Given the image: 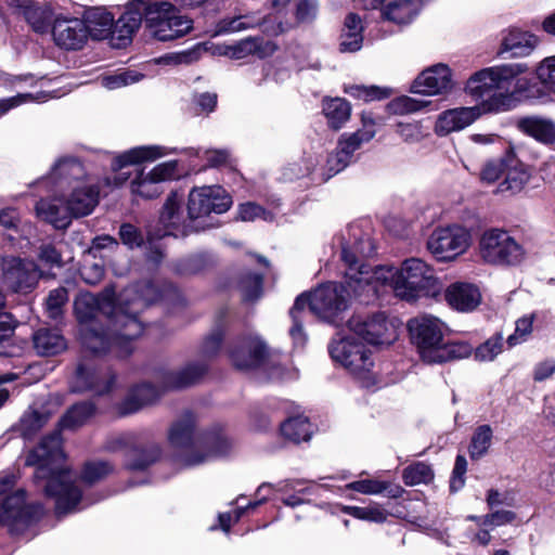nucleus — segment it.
<instances>
[{"label": "nucleus", "mask_w": 555, "mask_h": 555, "mask_svg": "<svg viewBox=\"0 0 555 555\" xmlns=\"http://www.w3.org/2000/svg\"><path fill=\"white\" fill-rule=\"evenodd\" d=\"M207 372V364L203 361L189 362L175 371H167L162 375L164 390L183 389L196 385Z\"/></svg>", "instance_id": "nucleus-25"}, {"label": "nucleus", "mask_w": 555, "mask_h": 555, "mask_svg": "<svg viewBox=\"0 0 555 555\" xmlns=\"http://www.w3.org/2000/svg\"><path fill=\"white\" fill-rule=\"evenodd\" d=\"M349 330L372 345H390L397 337V322L385 313L372 315H353L348 320Z\"/></svg>", "instance_id": "nucleus-16"}, {"label": "nucleus", "mask_w": 555, "mask_h": 555, "mask_svg": "<svg viewBox=\"0 0 555 555\" xmlns=\"http://www.w3.org/2000/svg\"><path fill=\"white\" fill-rule=\"evenodd\" d=\"M41 273L31 260H22L13 255L0 254V284L13 292H29Z\"/></svg>", "instance_id": "nucleus-15"}, {"label": "nucleus", "mask_w": 555, "mask_h": 555, "mask_svg": "<svg viewBox=\"0 0 555 555\" xmlns=\"http://www.w3.org/2000/svg\"><path fill=\"white\" fill-rule=\"evenodd\" d=\"M332 359L360 379L365 387L375 384L373 361L367 348L352 336L334 339L328 346Z\"/></svg>", "instance_id": "nucleus-11"}, {"label": "nucleus", "mask_w": 555, "mask_h": 555, "mask_svg": "<svg viewBox=\"0 0 555 555\" xmlns=\"http://www.w3.org/2000/svg\"><path fill=\"white\" fill-rule=\"evenodd\" d=\"M48 94L41 93H20L17 95L0 100V116L4 115L10 109L17 107L24 103L36 101L43 102L48 99Z\"/></svg>", "instance_id": "nucleus-57"}, {"label": "nucleus", "mask_w": 555, "mask_h": 555, "mask_svg": "<svg viewBox=\"0 0 555 555\" xmlns=\"http://www.w3.org/2000/svg\"><path fill=\"white\" fill-rule=\"evenodd\" d=\"M34 348L39 356L50 357L63 352L67 344L63 335L50 328H39L33 335Z\"/></svg>", "instance_id": "nucleus-32"}, {"label": "nucleus", "mask_w": 555, "mask_h": 555, "mask_svg": "<svg viewBox=\"0 0 555 555\" xmlns=\"http://www.w3.org/2000/svg\"><path fill=\"white\" fill-rule=\"evenodd\" d=\"M85 26L79 18H56L52 26L55 44L65 50L83 48L88 40Z\"/></svg>", "instance_id": "nucleus-23"}, {"label": "nucleus", "mask_w": 555, "mask_h": 555, "mask_svg": "<svg viewBox=\"0 0 555 555\" xmlns=\"http://www.w3.org/2000/svg\"><path fill=\"white\" fill-rule=\"evenodd\" d=\"M40 504H25L24 490H17L11 495L5 496L0 507V522L8 526H14L17 522H26L33 517L42 513Z\"/></svg>", "instance_id": "nucleus-24"}, {"label": "nucleus", "mask_w": 555, "mask_h": 555, "mask_svg": "<svg viewBox=\"0 0 555 555\" xmlns=\"http://www.w3.org/2000/svg\"><path fill=\"white\" fill-rule=\"evenodd\" d=\"M535 75L540 83L555 94V55L544 57L537 66Z\"/></svg>", "instance_id": "nucleus-49"}, {"label": "nucleus", "mask_w": 555, "mask_h": 555, "mask_svg": "<svg viewBox=\"0 0 555 555\" xmlns=\"http://www.w3.org/2000/svg\"><path fill=\"white\" fill-rule=\"evenodd\" d=\"M168 439L181 451L178 462L186 467L225 455L231 449V442L221 430L197 431L195 417L189 412L172 423Z\"/></svg>", "instance_id": "nucleus-7"}, {"label": "nucleus", "mask_w": 555, "mask_h": 555, "mask_svg": "<svg viewBox=\"0 0 555 555\" xmlns=\"http://www.w3.org/2000/svg\"><path fill=\"white\" fill-rule=\"evenodd\" d=\"M51 415L52 412L46 406H30L22 415L16 429L24 438L29 439L47 424Z\"/></svg>", "instance_id": "nucleus-36"}, {"label": "nucleus", "mask_w": 555, "mask_h": 555, "mask_svg": "<svg viewBox=\"0 0 555 555\" xmlns=\"http://www.w3.org/2000/svg\"><path fill=\"white\" fill-rule=\"evenodd\" d=\"M95 413V408L91 402H81L74 404L63 417L59 421L61 429L74 430L85 425Z\"/></svg>", "instance_id": "nucleus-38"}, {"label": "nucleus", "mask_w": 555, "mask_h": 555, "mask_svg": "<svg viewBox=\"0 0 555 555\" xmlns=\"http://www.w3.org/2000/svg\"><path fill=\"white\" fill-rule=\"evenodd\" d=\"M238 217L242 221H254L256 219L271 220L272 216L255 203H246L240 206Z\"/></svg>", "instance_id": "nucleus-63"}, {"label": "nucleus", "mask_w": 555, "mask_h": 555, "mask_svg": "<svg viewBox=\"0 0 555 555\" xmlns=\"http://www.w3.org/2000/svg\"><path fill=\"white\" fill-rule=\"evenodd\" d=\"M447 302L457 311L475 310L481 302L478 287L470 283L456 282L449 285L444 292Z\"/></svg>", "instance_id": "nucleus-29"}, {"label": "nucleus", "mask_w": 555, "mask_h": 555, "mask_svg": "<svg viewBox=\"0 0 555 555\" xmlns=\"http://www.w3.org/2000/svg\"><path fill=\"white\" fill-rule=\"evenodd\" d=\"M492 441V429L489 425H481L473 434L468 448L473 460L482 457L489 450Z\"/></svg>", "instance_id": "nucleus-43"}, {"label": "nucleus", "mask_w": 555, "mask_h": 555, "mask_svg": "<svg viewBox=\"0 0 555 555\" xmlns=\"http://www.w3.org/2000/svg\"><path fill=\"white\" fill-rule=\"evenodd\" d=\"M0 224L5 229H14L26 238H28L35 230L30 222L21 221L18 212L14 208L0 210Z\"/></svg>", "instance_id": "nucleus-46"}, {"label": "nucleus", "mask_w": 555, "mask_h": 555, "mask_svg": "<svg viewBox=\"0 0 555 555\" xmlns=\"http://www.w3.org/2000/svg\"><path fill=\"white\" fill-rule=\"evenodd\" d=\"M205 49L203 48V46L198 43L193 48L184 51L167 53L158 57L156 60V63L170 66L190 65L192 63L197 62L201 59L202 52Z\"/></svg>", "instance_id": "nucleus-42"}, {"label": "nucleus", "mask_w": 555, "mask_h": 555, "mask_svg": "<svg viewBox=\"0 0 555 555\" xmlns=\"http://www.w3.org/2000/svg\"><path fill=\"white\" fill-rule=\"evenodd\" d=\"M507 163V154L498 159H491L483 164L479 172L480 182L491 185L503 179L505 164Z\"/></svg>", "instance_id": "nucleus-47"}, {"label": "nucleus", "mask_w": 555, "mask_h": 555, "mask_svg": "<svg viewBox=\"0 0 555 555\" xmlns=\"http://www.w3.org/2000/svg\"><path fill=\"white\" fill-rule=\"evenodd\" d=\"M142 23L150 35L159 41L183 37L193 28L192 20L181 15L169 1L129 0L117 26L121 39L119 44L129 43Z\"/></svg>", "instance_id": "nucleus-5"}, {"label": "nucleus", "mask_w": 555, "mask_h": 555, "mask_svg": "<svg viewBox=\"0 0 555 555\" xmlns=\"http://www.w3.org/2000/svg\"><path fill=\"white\" fill-rule=\"evenodd\" d=\"M105 449L111 452L125 451L127 466L134 470L145 469L160 455V449L156 443H143L131 433L112 437L107 440Z\"/></svg>", "instance_id": "nucleus-17"}, {"label": "nucleus", "mask_w": 555, "mask_h": 555, "mask_svg": "<svg viewBox=\"0 0 555 555\" xmlns=\"http://www.w3.org/2000/svg\"><path fill=\"white\" fill-rule=\"evenodd\" d=\"M114 301L115 295L111 289L100 297L80 293L74 301V311L86 349L94 354L113 350L117 357L124 358L132 352V340L143 332L138 314L149 305V299H132L127 292L122 302L116 306Z\"/></svg>", "instance_id": "nucleus-2"}, {"label": "nucleus", "mask_w": 555, "mask_h": 555, "mask_svg": "<svg viewBox=\"0 0 555 555\" xmlns=\"http://www.w3.org/2000/svg\"><path fill=\"white\" fill-rule=\"evenodd\" d=\"M232 199L227 191L219 185L193 188L189 194L188 212L191 220L196 223L214 214H223L229 210Z\"/></svg>", "instance_id": "nucleus-18"}, {"label": "nucleus", "mask_w": 555, "mask_h": 555, "mask_svg": "<svg viewBox=\"0 0 555 555\" xmlns=\"http://www.w3.org/2000/svg\"><path fill=\"white\" fill-rule=\"evenodd\" d=\"M534 314L525 315L516 321V328L514 334L507 337V344L509 347H514L527 339L532 332V324Z\"/></svg>", "instance_id": "nucleus-58"}, {"label": "nucleus", "mask_w": 555, "mask_h": 555, "mask_svg": "<svg viewBox=\"0 0 555 555\" xmlns=\"http://www.w3.org/2000/svg\"><path fill=\"white\" fill-rule=\"evenodd\" d=\"M281 435L295 443L307 441L311 437V425L307 417L295 416L286 420L280 426Z\"/></svg>", "instance_id": "nucleus-39"}, {"label": "nucleus", "mask_w": 555, "mask_h": 555, "mask_svg": "<svg viewBox=\"0 0 555 555\" xmlns=\"http://www.w3.org/2000/svg\"><path fill=\"white\" fill-rule=\"evenodd\" d=\"M233 365L238 370H251L270 365V378L283 377V370L270 359L267 344L258 335H248L241 338L230 352Z\"/></svg>", "instance_id": "nucleus-14"}, {"label": "nucleus", "mask_w": 555, "mask_h": 555, "mask_svg": "<svg viewBox=\"0 0 555 555\" xmlns=\"http://www.w3.org/2000/svg\"><path fill=\"white\" fill-rule=\"evenodd\" d=\"M408 328L420 358L428 364L465 359L473 353V346L466 341H446L447 325L434 315H417L408 322Z\"/></svg>", "instance_id": "nucleus-8"}, {"label": "nucleus", "mask_w": 555, "mask_h": 555, "mask_svg": "<svg viewBox=\"0 0 555 555\" xmlns=\"http://www.w3.org/2000/svg\"><path fill=\"white\" fill-rule=\"evenodd\" d=\"M49 180L60 191L70 189L64 197L72 219L90 215L99 203V190L85 179V169L76 158L59 159Z\"/></svg>", "instance_id": "nucleus-9"}, {"label": "nucleus", "mask_w": 555, "mask_h": 555, "mask_svg": "<svg viewBox=\"0 0 555 555\" xmlns=\"http://www.w3.org/2000/svg\"><path fill=\"white\" fill-rule=\"evenodd\" d=\"M352 236L341 243V260L349 266L348 285L356 296L372 301L380 291L389 289L396 297L412 302L439 293L440 284L435 270L424 260L409 258L400 267L372 268L361 262V258L374 253L372 242L369 237H357L356 233Z\"/></svg>", "instance_id": "nucleus-1"}, {"label": "nucleus", "mask_w": 555, "mask_h": 555, "mask_svg": "<svg viewBox=\"0 0 555 555\" xmlns=\"http://www.w3.org/2000/svg\"><path fill=\"white\" fill-rule=\"evenodd\" d=\"M13 13L24 16L36 33H46L51 23L52 11L46 4H38L30 0H5Z\"/></svg>", "instance_id": "nucleus-26"}, {"label": "nucleus", "mask_w": 555, "mask_h": 555, "mask_svg": "<svg viewBox=\"0 0 555 555\" xmlns=\"http://www.w3.org/2000/svg\"><path fill=\"white\" fill-rule=\"evenodd\" d=\"M306 307H307L306 297L304 295H300L296 298L295 304L289 312L292 321H293V325L289 330V335H291V337L294 341V345L296 347L304 346L307 340L306 334L302 328V323H301V321H302L301 312H304Z\"/></svg>", "instance_id": "nucleus-41"}, {"label": "nucleus", "mask_w": 555, "mask_h": 555, "mask_svg": "<svg viewBox=\"0 0 555 555\" xmlns=\"http://www.w3.org/2000/svg\"><path fill=\"white\" fill-rule=\"evenodd\" d=\"M113 469V465H111L108 462H90L86 464L81 474V479L83 482L92 485L108 476Z\"/></svg>", "instance_id": "nucleus-52"}, {"label": "nucleus", "mask_w": 555, "mask_h": 555, "mask_svg": "<svg viewBox=\"0 0 555 555\" xmlns=\"http://www.w3.org/2000/svg\"><path fill=\"white\" fill-rule=\"evenodd\" d=\"M37 216L56 229H66L72 222L65 197L42 198L36 204Z\"/></svg>", "instance_id": "nucleus-30"}, {"label": "nucleus", "mask_w": 555, "mask_h": 555, "mask_svg": "<svg viewBox=\"0 0 555 555\" xmlns=\"http://www.w3.org/2000/svg\"><path fill=\"white\" fill-rule=\"evenodd\" d=\"M38 259L50 268L63 266L61 253L50 243L42 244L38 250Z\"/></svg>", "instance_id": "nucleus-62"}, {"label": "nucleus", "mask_w": 555, "mask_h": 555, "mask_svg": "<svg viewBox=\"0 0 555 555\" xmlns=\"http://www.w3.org/2000/svg\"><path fill=\"white\" fill-rule=\"evenodd\" d=\"M453 88L452 72L442 63L424 69L412 85L413 92L424 95H447Z\"/></svg>", "instance_id": "nucleus-22"}, {"label": "nucleus", "mask_w": 555, "mask_h": 555, "mask_svg": "<svg viewBox=\"0 0 555 555\" xmlns=\"http://www.w3.org/2000/svg\"><path fill=\"white\" fill-rule=\"evenodd\" d=\"M375 133L374 120L363 116L361 129L353 133H344L339 138L336 152L328 156V170L335 175L345 169L351 163L353 153L359 150L362 144L371 141Z\"/></svg>", "instance_id": "nucleus-19"}, {"label": "nucleus", "mask_w": 555, "mask_h": 555, "mask_svg": "<svg viewBox=\"0 0 555 555\" xmlns=\"http://www.w3.org/2000/svg\"><path fill=\"white\" fill-rule=\"evenodd\" d=\"M68 300V294L66 288L57 287L52 289L46 301V310L48 317L54 321H57L63 315V309Z\"/></svg>", "instance_id": "nucleus-48"}, {"label": "nucleus", "mask_w": 555, "mask_h": 555, "mask_svg": "<svg viewBox=\"0 0 555 555\" xmlns=\"http://www.w3.org/2000/svg\"><path fill=\"white\" fill-rule=\"evenodd\" d=\"M159 224L163 227L162 235L184 236L193 231L204 230L205 223L191 220L190 216L184 217L181 210V199L177 193L170 194L159 216Z\"/></svg>", "instance_id": "nucleus-20"}, {"label": "nucleus", "mask_w": 555, "mask_h": 555, "mask_svg": "<svg viewBox=\"0 0 555 555\" xmlns=\"http://www.w3.org/2000/svg\"><path fill=\"white\" fill-rule=\"evenodd\" d=\"M539 38L525 30L512 28L503 34L499 54L508 53L512 57L529 56L539 46Z\"/></svg>", "instance_id": "nucleus-27"}, {"label": "nucleus", "mask_w": 555, "mask_h": 555, "mask_svg": "<svg viewBox=\"0 0 555 555\" xmlns=\"http://www.w3.org/2000/svg\"><path fill=\"white\" fill-rule=\"evenodd\" d=\"M434 478L430 466L423 462H416L404 468L402 479L406 486L428 483Z\"/></svg>", "instance_id": "nucleus-44"}, {"label": "nucleus", "mask_w": 555, "mask_h": 555, "mask_svg": "<svg viewBox=\"0 0 555 555\" xmlns=\"http://www.w3.org/2000/svg\"><path fill=\"white\" fill-rule=\"evenodd\" d=\"M323 112L330 127L338 130L349 119L351 107L346 100L336 98L324 101Z\"/></svg>", "instance_id": "nucleus-40"}, {"label": "nucleus", "mask_w": 555, "mask_h": 555, "mask_svg": "<svg viewBox=\"0 0 555 555\" xmlns=\"http://www.w3.org/2000/svg\"><path fill=\"white\" fill-rule=\"evenodd\" d=\"M344 512L354 518L373 522H384L387 519V513L378 505H370L366 507L346 506Z\"/></svg>", "instance_id": "nucleus-50"}, {"label": "nucleus", "mask_w": 555, "mask_h": 555, "mask_svg": "<svg viewBox=\"0 0 555 555\" xmlns=\"http://www.w3.org/2000/svg\"><path fill=\"white\" fill-rule=\"evenodd\" d=\"M240 288L244 300L257 299L262 292V275L259 273H247L242 278Z\"/></svg>", "instance_id": "nucleus-54"}, {"label": "nucleus", "mask_w": 555, "mask_h": 555, "mask_svg": "<svg viewBox=\"0 0 555 555\" xmlns=\"http://www.w3.org/2000/svg\"><path fill=\"white\" fill-rule=\"evenodd\" d=\"M467 470V461L463 455H457L455 459L452 477L450 480V489L452 492H456L463 488L465 483V474Z\"/></svg>", "instance_id": "nucleus-64"}, {"label": "nucleus", "mask_w": 555, "mask_h": 555, "mask_svg": "<svg viewBox=\"0 0 555 555\" xmlns=\"http://www.w3.org/2000/svg\"><path fill=\"white\" fill-rule=\"evenodd\" d=\"M503 179L498 183L495 193L517 194L530 180L528 168L513 153H507Z\"/></svg>", "instance_id": "nucleus-28"}, {"label": "nucleus", "mask_w": 555, "mask_h": 555, "mask_svg": "<svg viewBox=\"0 0 555 555\" xmlns=\"http://www.w3.org/2000/svg\"><path fill=\"white\" fill-rule=\"evenodd\" d=\"M160 396L159 389L151 384H142L134 387L120 405L121 414H131L141 408L153 403Z\"/></svg>", "instance_id": "nucleus-35"}, {"label": "nucleus", "mask_w": 555, "mask_h": 555, "mask_svg": "<svg viewBox=\"0 0 555 555\" xmlns=\"http://www.w3.org/2000/svg\"><path fill=\"white\" fill-rule=\"evenodd\" d=\"M362 30L361 18L354 13L348 14L339 37V51L341 53L359 51L363 43Z\"/></svg>", "instance_id": "nucleus-33"}, {"label": "nucleus", "mask_w": 555, "mask_h": 555, "mask_svg": "<svg viewBox=\"0 0 555 555\" xmlns=\"http://www.w3.org/2000/svg\"><path fill=\"white\" fill-rule=\"evenodd\" d=\"M427 105V102L418 101L410 96H400L390 103V108L396 114L414 113Z\"/></svg>", "instance_id": "nucleus-61"}, {"label": "nucleus", "mask_w": 555, "mask_h": 555, "mask_svg": "<svg viewBox=\"0 0 555 555\" xmlns=\"http://www.w3.org/2000/svg\"><path fill=\"white\" fill-rule=\"evenodd\" d=\"M175 150L162 145H141L130 149L114 157L112 169L116 172L114 185L120 186L130 179V191L133 195L143 198H154L163 192V183L179 177L178 162H164L151 170L135 169L131 172L122 171L129 165L144 162H154L173 153Z\"/></svg>", "instance_id": "nucleus-6"}, {"label": "nucleus", "mask_w": 555, "mask_h": 555, "mask_svg": "<svg viewBox=\"0 0 555 555\" xmlns=\"http://www.w3.org/2000/svg\"><path fill=\"white\" fill-rule=\"evenodd\" d=\"M143 76L135 72H120L114 75H106L101 78V83L108 90L118 89L138 82Z\"/></svg>", "instance_id": "nucleus-55"}, {"label": "nucleus", "mask_w": 555, "mask_h": 555, "mask_svg": "<svg viewBox=\"0 0 555 555\" xmlns=\"http://www.w3.org/2000/svg\"><path fill=\"white\" fill-rule=\"evenodd\" d=\"M470 244V230L453 223L437 227L427 240V249L438 260L451 261L465 254Z\"/></svg>", "instance_id": "nucleus-13"}, {"label": "nucleus", "mask_w": 555, "mask_h": 555, "mask_svg": "<svg viewBox=\"0 0 555 555\" xmlns=\"http://www.w3.org/2000/svg\"><path fill=\"white\" fill-rule=\"evenodd\" d=\"M503 350V336L495 335L490 337L475 350V358L478 361H493Z\"/></svg>", "instance_id": "nucleus-51"}, {"label": "nucleus", "mask_w": 555, "mask_h": 555, "mask_svg": "<svg viewBox=\"0 0 555 555\" xmlns=\"http://www.w3.org/2000/svg\"><path fill=\"white\" fill-rule=\"evenodd\" d=\"M276 50V46L271 41H263L259 38L248 37L241 40L236 44L229 48L231 55L235 59H243L250 54L259 57L272 55Z\"/></svg>", "instance_id": "nucleus-37"}, {"label": "nucleus", "mask_w": 555, "mask_h": 555, "mask_svg": "<svg viewBox=\"0 0 555 555\" xmlns=\"http://www.w3.org/2000/svg\"><path fill=\"white\" fill-rule=\"evenodd\" d=\"M478 250L485 262L495 266H517L525 258L522 246L507 231L495 228L481 234Z\"/></svg>", "instance_id": "nucleus-12"}, {"label": "nucleus", "mask_w": 555, "mask_h": 555, "mask_svg": "<svg viewBox=\"0 0 555 555\" xmlns=\"http://www.w3.org/2000/svg\"><path fill=\"white\" fill-rule=\"evenodd\" d=\"M72 389L76 392L86 391L88 389H94L99 391L95 384L94 372L85 367L83 365H79L75 374Z\"/></svg>", "instance_id": "nucleus-59"}, {"label": "nucleus", "mask_w": 555, "mask_h": 555, "mask_svg": "<svg viewBox=\"0 0 555 555\" xmlns=\"http://www.w3.org/2000/svg\"><path fill=\"white\" fill-rule=\"evenodd\" d=\"M517 128L535 141L552 145L555 143V121L542 116H527L518 119Z\"/></svg>", "instance_id": "nucleus-31"}, {"label": "nucleus", "mask_w": 555, "mask_h": 555, "mask_svg": "<svg viewBox=\"0 0 555 555\" xmlns=\"http://www.w3.org/2000/svg\"><path fill=\"white\" fill-rule=\"evenodd\" d=\"M389 88H380L377 86L349 85L345 87V92L352 98L375 101L383 100L390 95Z\"/></svg>", "instance_id": "nucleus-45"}, {"label": "nucleus", "mask_w": 555, "mask_h": 555, "mask_svg": "<svg viewBox=\"0 0 555 555\" xmlns=\"http://www.w3.org/2000/svg\"><path fill=\"white\" fill-rule=\"evenodd\" d=\"M420 12L418 0H392L382 11L385 20L398 25L411 23Z\"/></svg>", "instance_id": "nucleus-34"}, {"label": "nucleus", "mask_w": 555, "mask_h": 555, "mask_svg": "<svg viewBox=\"0 0 555 555\" xmlns=\"http://www.w3.org/2000/svg\"><path fill=\"white\" fill-rule=\"evenodd\" d=\"M527 70L525 64H502L475 73L466 82L465 90L478 104L456 107L440 113L435 124V133L443 137L461 131L483 114L509 111L514 106L512 89L516 78Z\"/></svg>", "instance_id": "nucleus-3"}, {"label": "nucleus", "mask_w": 555, "mask_h": 555, "mask_svg": "<svg viewBox=\"0 0 555 555\" xmlns=\"http://www.w3.org/2000/svg\"><path fill=\"white\" fill-rule=\"evenodd\" d=\"M319 13L318 0H299L295 7V20L297 25L311 24Z\"/></svg>", "instance_id": "nucleus-56"}, {"label": "nucleus", "mask_w": 555, "mask_h": 555, "mask_svg": "<svg viewBox=\"0 0 555 555\" xmlns=\"http://www.w3.org/2000/svg\"><path fill=\"white\" fill-rule=\"evenodd\" d=\"M347 266L345 272L346 285L338 283H326L314 289L310 295H305L307 300V307L309 310L319 317L320 319L330 322L337 323L340 319V314L348 308L350 295L358 298L360 301L364 300L354 295L352 288L348 285L347 272L349 266ZM370 301H365L369 304Z\"/></svg>", "instance_id": "nucleus-10"}, {"label": "nucleus", "mask_w": 555, "mask_h": 555, "mask_svg": "<svg viewBox=\"0 0 555 555\" xmlns=\"http://www.w3.org/2000/svg\"><path fill=\"white\" fill-rule=\"evenodd\" d=\"M389 485L376 479L357 480L347 486L348 489L363 494H379L388 489Z\"/></svg>", "instance_id": "nucleus-60"}, {"label": "nucleus", "mask_w": 555, "mask_h": 555, "mask_svg": "<svg viewBox=\"0 0 555 555\" xmlns=\"http://www.w3.org/2000/svg\"><path fill=\"white\" fill-rule=\"evenodd\" d=\"M86 25L87 37L93 40L109 39L114 48H124L128 43H122L117 31L119 18L115 21L114 15L104 8H91L87 10L81 20Z\"/></svg>", "instance_id": "nucleus-21"}, {"label": "nucleus", "mask_w": 555, "mask_h": 555, "mask_svg": "<svg viewBox=\"0 0 555 555\" xmlns=\"http://www.w3.org/2000/svg\"><path fill=\"white\" fill-rule=\"evenodd\" d=\"M62 439L59 430L46 436L26 457V465L36 466V482L46 480L44 493L55 502V513L63 516L79 511L83 502L75 476L63 464Z\"/></svg>", "instance_id": "nucleus-4"}, {"label": "nucleus", "mask_w": 555, "mask_h": 555, "mask_svg": "<svg viewBox=\"0 0 555 555\" xmlns=\"http://www.w3.org/2000/svg\"><path fill=\"white\" fill-rule=\"evenodd\" d=\"M255 23L247 16L227 17L219 21L215 28V36L227 35L254 27Z\"/></svg>", "instance_id": "nucleus-53"}]
</instances>
